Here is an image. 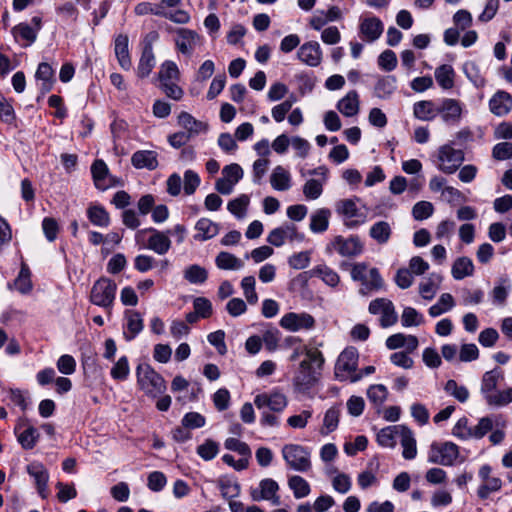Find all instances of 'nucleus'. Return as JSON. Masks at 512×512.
<instances>
[{"mask_svg": "<svg viewBox=\"0 0 512 512\" xmlns=\"http://www.w3.org/2000/svg\"><path fill=\"white\" fill-rule=\"evenodd\" d=\"M128 43L129 39L127 35L119 34L115 38V54L120 66L125 70H129L132 65L129 55Z\"/></svg>", "mask_w": 512, "mask_h": 512, "instance_id": "nucleus-34", "label": "nucleus"}, {"mask_svg": "<svg viewBox=\"0 0 512 512\" xmlns=\"http://www.w3.org/2000/svg\"><path fill=\"white\" fill-rule=\"evenodd\" d=\"M312 277L320 278L326 285L331 287H336L340 282L338 273L325 264L317 265L309 271L300 273L294 279V282L305 286L307 285L308 280Z\"/></svg>", "mask_w": 512, "mask_h": 512, "instance_id": "nucleus-10", "label": "nucleus"}, {"mask_svg": "<svg viewBox=\"0 0 512 512\" xmlns=\"http://www.w3.org/2000/svg\"><path fill=\"white\" fill-rule=\"evenodd\" d=\"M116 290L117 285L113 280L102 277L93 284L90 301L96 306L111 309L115 300Z\"/></svg>", "mask_w": 512, "mask_h": 512, "instance_id": "nucleus-5", "label": "nucleus"}, {"mask_svg": "<svg viewBox=\"0 0 512 512\" xmlns=\"http://www.w3.org/2000/svg\"><path fill=\"white\" fill-rule=\"evenodd\" d=\"M155 66V57L151 43H146L138 64L137 73L141 78L147 77Z\"/></svg>", "mask_w": 512, "mask_h": 512, "instance_id": "nucleus-38", "label": "nucleus"}, {"mask_svg": "<svg viewBox=\"0 0 512 512\" xmlns=\"http://www.w3.org/2000/svg\"><path fill=\"white\" fill-rule=\"evenodd\" d=\"M35 78L40 82L39 89L41 91V95L43 96L50 92L53 88V85L56 81L55 70L49 63L42 62L38 65Z\"/></svg>", "mask_w": 512, "mask_h": 512, "instance_id": "nucleus-22", "label": "nucleus"}, {"mask_svg": "<svg viewBox=\"0 0 512 512\" xmlns=\"http://www.w3.org/2000/svg\"><path fill=\"white\" fill-rule=\"evenodd\" d=\"M215 264L221 270H239L244 266L241 259L226 251L218 253L215 258Z\"/></svg>", "mask_w": 512, "mask_h": 512, "instance_id": "nucleus-44", "label": "nucleus"}, {"mask_svg": "<svg viewBox=\"0 0 512 512\" xmlns=\"http://www.w3.org/2000/svg\"><path fill=\"white\" fill-rule=\"evenodd\" d=\"M415 118L422 121H431L437 115V106L431 100L418 101L413 106Z\"/></svg>", "mask_w": 512, "mask_h": 512, "instance_id": "nucleus-42", "label": "nucleus"}, {"mask_svg": "<svg viewBox=\"0 0 512 512\" xmlns=\"http://www.w3.org/2000/svg\"><path fill=\"white\" fill-rule=\"evenodd\" d=\"M250 198L246 194H242L239 197L229 201L227 205L228 211L241 219L245 216L247 207L249 205Z\"/></svg>", "mask_w": 512, "mask_h": 512, "instance_id": "nucleus-55", "label": "nucleus"}, {"mask_svg": "<svg viewBox=\"0 0 512 512\" xmlns=\"http://www.w3.org/2000/svg\"><path fill=\"white\" fill-rule=\"evenodd\" d=\"M387 396L388 390L383 384L371 385L367 390L368 399L377 406L382 405Z\"/></svg>", "mask_w": 512, "mask_h": 512, "instance_id": "nucleus-62", "label": "nucleus"}, {"mask_svg": "<svg viewBox=\"0 0 512 512\" xmlns=\"http://www.w3.org/2000/svg\"><path fill=\"white\" fill-rule=\"evenodd\" d=\"M219 452V444L211 439L197 447V454L205 461H210L216 457Z\"/></svg>", "mask_w": 512, "mask_h": 512, "instance_id": "nucleus-59", "label": "nucleus"}, {"mask_svg": "<svg viewBox=\"0 0 512 512\" xmlns=\"http://www.w3.org/2000/svg\"><path fill=\"white\" fill-rule=\"evenodd\" d=\"M340 409L339 407L329 408L324 415L323 426L320 430L322 435H328L335 431L339 424Z\"/></svg>", "mask_w": 512, "mask_h": 512, "instance_id": "nucleus-52", "label": "nucleus"}, {"mask_svg": "<svg viewBox=\"0 0 512 512\" xmlns=\"http://www.w3.org/2000/svg\"><path fill=\"white\" fill-rule=\"evenodd\" d=\"M331 212L329 209H319L311 216L310 229L314 233H322L328 229L329 217Z\"/></svg>", "mask_w": 512, "mask_h": 512, "instance_id": "nucleus-50", "label": "nucleus"}, {"mask_svg": "<svg viewBox=\"0 0 512 512\" xmlns=\"http://www.w3.org/2000/svg\"><path fill=\"white\" fill-rule=\"evenodd\" d=\"M298 59L310 67H317L322 61V50L318 42L310 41L300 46Z\"/></svg>", "mask_w": 512, "mask_h": 512, "instance_id": "nucleus-19", "label": "nucleus"}, {"mask_svg": "<svg viewBox=\"0 0 512 512\" xmlns=\"http://www.w3.org/2000/svg\"><path fill=\"white\" fill-rule=\"evenodd\" d=\"M397 79L393 75L380 77L374 87V94L380 99H389L396 90Z\"/></svg>", "mask_w": 512, "mask_h": 512, "instance_id": "nucleus-36", "label": "nucleus"}, {"mask_svg": "<svg viewBox=\"0 0 512 512\" xmlns=\"http://www.w3.org/2000/svg\"><path fill=\"white\" fill-rule=\"evenodd\" d=\"M392 235V228L387 221H377L369 230V236L378 244H386Z\"/></svg>", "mask_w": 512, "mask_h": 512, "instance_id": "nucleus-43", "label": "nucleus"}, {"mask_svg": "<svg viewBox=\"0 0 512 512\" xmlns=\"http://www.w3.org/2000/svg\"><path fill=\"white\" fill-rule=\"evenodd\" d=\"M281 452L290 469L297 472H307L311 469V453L308 448L299 444H285Z\"/></svg>", "mask_w": 512, "mask_h": 512, "instance_id": "nucleus-4", "label": "nucleus"}, {"mask_svg": "<svg viewBox=\"0 0 512 512\" xmlns=\"http://www.w3.org/2000/svg\"><path fill=\"white\" fill-rule=\"evenodd\" d=\"M359 201L358 197H354L351 199H341L336 202L335 210L343 217L344 224L348 228H356L366 222V213L357 206Z\"/></svg>", "mask_w": 512, "mask_h": 512, "instance_id": "nucleus-6", "label": "nucleus"}, {"mask_svg": "<svg viewBox=\"0 0 512 512\" xmlns=\"http://www.w3.org/2000/svg\"><path fill=\"white\" fill-rule=\"evenodd\" d=\"M315 323L314 317L306 312H289L283 315L280 320V326L291 332L311 330L315 327Z\"/></svg>", "mask_w": 512, "mask_h": 512, "instance_id": "nucleus-11", "label": "nucleus"}, {"mask_svg": "<svg viewBox=\"0 0 512 512\" xmlns=\"http://www.w3.org/2000/svg\"><path fill=\"white\" fill-rule=\"evenodd\" d=\"M424 322L423 316L413 307H405L401 315L404 327L419 326Z\"/></svg>", "mask_w": 512, "mask_h": 512, "instance_id": "nucleus-58", "label": "nucleus"}, {"mask_svg": "<svg viewBox=\"0 0 512 512\" xmlns=\"http://www.w3.org/2000/svg\"><path fill=\"white\" fill-rule=\"evenodd\" d=\"M178 124L182 126L190 136L197 135L201 132H205L208 129V125L202 121L195 119L188 112H181L178 116Z\"/></svg>", "mask_w": 512, "mask_h": 512, "instance_id": "nucleus-35", "label": "nucleus"}, {"mask_svg": "<svg viewBox=\"0 0 512 512\" xmlns=\"http://www.w3.org/2000/svg\"><path fill=\"white\" fill-rule=\"evenodd\" d=\"M320 179H309L303 186V194L307 199L315 200L323 192V185Z\"/></svg>", "mask_w": 512, "mask_h": 512, "instance_id": "nucleus-64", "label": "nucleus"}, {"mask_svg": "<svg viewBox=\"0 0 512 512\" xmlns=\"http://www.w3.org/2000/svg\"><path fill=\"white\" fill-rule=\"evenodd\" d=\"M444 390L447 394L454 397L461 403L469 399V391L464 385H459L455 380L450 379L446 382Z\"/></svg>", "mask_w": 512, "mask_h": 512, "instance_id": "nucleus-54", "label": "nucleus"}, {"mask_svg": "<svg viewBox=\"0 0 512 512\" xmlns=\"http://www.w3.org/2000/svg\"><path fill=\"white\" fill-rule=\"evenodd\" d=\"M489 109L496 116L507 115L512 109V96L506 91H497L489 100Z\"/></svg>", "mask_w": 512, "mask_h": 512, "instance_id": "nucleus-21", "label": "nucleus"}, {"mask_svg": "<svg viewBox=\"0 0 512 512\" xmlns=\"http://www.w3.org/2000/svg\"><path fill=\"white\" fill-rule=\"evenodd\" d=\"M256 280L254 276H246L241 281V288L243 294L249 304H256L258 302V295L255 290Z\"/></svg>", "mask_w": 512, "mask_h": 512, "instance_id": "nucleus-61", "label": "nucleus"}, {"mask_svg": "<svg viewBox=\"0 0 512 512\" xmlns=\"http://www.w3.org/2000/svg\"><path fill=\"white\" fill-rule=\"evenodd\" d=\"M459 457V447L453 442H433L428 452L430 463L452 466Z\"/></svg>", "mask_w": 512, "mask_h": 512, "instance_id": "nucleus-8", "label": "nucleus"}, {"mask_svg": "<svg viewBox=\"0 0 512 512\" xmlns=\"http://www.w3.org/2000/svg\"><path fill=\"white\" fill-rule=\"evenodd\" d=\"M434 212V206L429 201H419L412 208V216L417 221H422L430 216Z\"/></svg>", "mask_w": 512, "mask_h": 512, "instance_id": "nucleus-63", "label": "nucleus"}, {"mask_svg": "<svg viewBox=\"0 0 512 512\" xmlns=\"http://www.w3.org/2000/svg\"><path fill=\"white\" fill-rule=\"evenodd\" d=\"M254 404L258 409L268 407L271 411L282 412L288 405V399L285 394L279 391L271 393H261L255 396Z\"/></svg>", "mask_w": 512, "mask_h": 512, "instance_id": "nucleus-15", "label": "nucleus"}, {"mask_svg": "<svg viewBox=\"0 0 512 512\" xmlns=\"http://www.w3.org/2000/svg\"><path fill=\"white\" fill-rule=\"evenodd\" d=\"M351 278L361 283L359 293L363 296L373 291H378L384 286V281L379 270L375 267L369 268L364 262L353 264Z\"/></svg>", "mask_w": 512, "mask_h": 512, "instance_id": "nucleus-1", "label": "nucleus"}, {"mask_svg": "<svg viewBox=\"0 0 512 512\" xmlns=\"http://www.w3.org/2000/svg\"><path fill=\"white\" fill-rule=\"evenodd\" d=\"M360 32L366 41L377 40L383 32V23L377 17H369L362 20Z\"/></svg>", "mask_w": 512, "mask_h": 512, "instance_id": "nucleus-28", "label": "nucleus"}, {"mask_svg": "<svg viewBox=\"0 0 512 512\" xmlns=\"http://www.w3.org/2000/svg\"><path fill=\"white\" fill-rule=\"evenodd\" d=\"M437 168L445 174L455 173L465 160V154L461 149H455L452 143L439 147L437 155Z\"/></svg>", "mask_w": 512, "mask_h": 512, "instance_id": "nucleus-7", "label": "nucleus"}, {"mask_svg": "<svg viewBox=\"0 0 512 512\" xmlns=\"http://www.w3.org/2000/svg\"><path fill=\"white\" fill-rule=\"evenodd\" d=\"M404 425H392L381 429L377 433V442L382 447L393 448L397 444Z\"/></svg>", "mask_w": 512, "mask_h": 512, "instance_id": "nucleus-32", "label": "nucleus"}, {"mask_svg": "<svg viewBox=\"0 0 512 512\" xmlns=\"http://www.w3.org/2000/svg\"><path fill=\"white\" fill-rule=\"evenodd\" d=\"M451 273L455 280H462L465 277L473 275L474 264L472 260L468 257H459L454 261Z\"/></svg>", "mask_w": 512, "mask_h": 512, "instance_id": "nucleus-41", "label": "nucleus"}, {"mask_svg": "<svg viewBox=\"0 0 512 512\" xmlns=\"http://www.w3.org/2000/svg\"><path fill=\"white\" fill-rule=\"evenodd\" d=\"M197 233L193 236L196 241L212 239L219 233V224L208 218H200L195 224Z\"/></svg>", "mask_w": 512, "mask_h": 512, "instance_id": "nucleus-30", "label": "nucleus"}, {"mask_svg": "<svg viewBox=\"0 0 512 512\" xmlns=\"http://www.w3.org/2000/svg\"><path fill=\"white\" fill-rule=\"evenodd\" d=\"M455 305V301L453 296L450 293H443L438 302L432 305L428 312L431 317H437L449 310H451Z\"/></svg>", "mask_w": 512, "mask_h": 512, "instance_id": "nucleus-53", "label": "nucleus"}, {"mask_svg": "<svg viewBox=\"0 0 512 512\" xmlns=\"http://www.w3.org/2000/svg\"><path fill=\"white\" fill-rule=\"evenodd\" d=\"M183 277L191 284L200 285L207 281L208 271L198 264H192L185 268Z\"/></svg>", "mask_w": 512, "mask_h": 512, "instance_id": "nucleus-47", "label": "nucleus"}, {"mask_svg": "<svg viewBox=\"0 0 512 512\" xmlns=\"http://www.w3.org/2000/svg\"><path fill=\"white\" fill-rule=\"evenodd\" d=\"M337 109L346 117H353L359 112V95L357 91H349L337 103Z\"/></svg>", "mask_w": 512, "mask_h": 512, "instance_id": "nucleus-33", "label": "nucleus"}, {"mask_svg": "<svg viewBox=\"0 0 512 512\" xmlns=\"http://www.w3.org/2000/svg\"><path fill=\"white\" fill-rule=\"evenodd\" d=\"M201 40V36L194 30L188 28L176 30V49L187 57H191L196 47L201 44Z\"/></svg>", "mask_w": 512, "mask_h": 512, "instance_id": "nucleus-13", "label": "nucleus"}, {"mask_svg": "<svg viewBox=\"0 0 512 512\" xmlns=\"http://www.w3.org/2000/svg\"><path fill=\"white\" fill-rule=\"evenodd\" d=\"M498 418V416L482 417L479 420L478 424L475 427H472L471 438H483L489 431L493 429L494 425H499Z\"/></svg>", "mask_w": 512, "mask_h": 512, "instance_id": "nucleus-49", "label": "nucleus"}, {"mask_svg": "<svg viewBox=\"0 0 512 512\" xmlns=\"http://www.w3.org/2000/svg\"><path fill=\"white\" fill-rule=\"evenodd\" d=\"M317 379V373L310 365V361L303 360L294 376L293 383L298 391L305 392L314 386Z\"/></svg>", "mask_w": 512, "mask_h": 512, "instance_id": "nucleus-16", "label": "nucleus"}, {"mask_svg": "<svg viewBox=\"0 0 512 512\" xmlns=\"http://www.w3.org/2000/svg\"><path fill=\"white\" fill-rule=\"evenodd\" d=\"M270 184L277 191H287L292 186L290 172L283 166H276L270 175Z\"/></svg>", "mask_w": 512, "mask_h": 512, "instance_id": "nucleus-31", "label": "nucleus"}, {"mask_svg": "<svg viewBox=\"0 0 512 512\" xmlns=\"http://www.w3.org/2000/svg\"><path fill=\"white\" fill-rule=\"evenodd\" d=\"M126 326L123 336L126 341L133 340L144 328L141 314L134 310L125 312Z\"/></svg>", "mask_w": 512, "mask_h": 512, "instance_id": "nucleus-27", "label": "nucleus"}, {"mask_svg": "<svg viewBox=\"0 0 512 512\" xmlns=\"http://www.w3.org/2000/svg\"><path fill=\"white\" fill-rule=\"evenodd\" d=\"M279 485L271 479H262L257 488L250 489V496L253 501L259 502L262 500L270 501L273 505L280 504V496L278 495Z\"/></svg>", "mask_w": 512, "mask_h": 512, "instance_id": "nucleus-12", "label": "nucleus"}, {"mask_svg": "<svg viewBox=\"0 0 512 512\" xmlns=\"http://www.w3.org/2000/svg\"><path fill=\"white\" fill-rule=\"evenodd\" d=\"M368 311L373 315H380V326L387 328L393 326L398 321L394 304L387 298H376L369 304Z\"/></svg>", "mask_w": 512, "mask_h": 512, "instance_id": "nucleus-9", "label": "nucleus"}, {"mask_svg": "<svg viewBox=\"0 0 512 512\" xmlns=\"http://www.w3.org/2000/svg\"><path fill=\"white\" fill-rule=\"evenodd\" d=\"M17 440L25 450L33 449L40 437L38 430L29 424H18L15 427Z\"/></svg>", "mask_w": 512, "mask_h": 512, "instance_id": "nucleus-23", "label": "nucleus"}, {"mask_svg": "<svg viewBox=\"0 0 512 512\" xmlns=\"http://www.w3.org/2000/svg\"><path fill=\"white\" fill-rule=\"evenodd\" d=\"M463 72L476 87H482L485 85V79L480 74L479 67L475 62H466L463 66Z\"/></svg>", "mask_w": 512, "mask_h": 512, "instance_id": "nucleus-60", "label": "nucleus"}, {"mask_svg": "<svg viewBox=\"0 0 512 512\" xmlns=\"http://www.w3.org/2000/svg\"><path fill=\"white\" fill-rule=\"evenodd\" d=\"M441 280L442 277L440 275L432 273L419 285V293L421 296L426 300L432 299L435 296L437 287Z\"/></svg>", "mask_w": 512, "mask_h": 512, "instance_id": "nucleus-51", "label": "nucleus"}, {"mask_svg": "<svg viewBox=\"0 0 512 512\" xmlns=\"http://www.w3.org/2000/svg\"><path fill=\"white\" fill-rule=\"evenodd\" d=\"M218 487L221 491V495L225 499H233L240 494V485L236 481H232L228 478H220L218 480Z\"/></svg>", "mask_w": 512, "mask_h": 512, "instance_id": "nucleus-57", "label": "nucleus"}, {"mask_svg": "<svg viewBox=\"0 0 512 512\" xmlns=\"http://www.w3.org/2000/svg\"><path fill=\"white\" fill-rule=\"evenodd\" d=\"M28 474L34 478L39 495L44 499L47 497V483L49 474L47 469L37 462H33L27 466Z\"/></svg>", "mask_w": 512, "mask_h": 512, "instance_id": "nucleus-24", "label": "nucleus"}, {"mask_svg": "<svg viewBox=\"0 0 512 512\" xmlns=\"http://www.w3.org/2000/svg\"><path fill=\"white\" fill-rule=\"evenodd\" d=\"M399 439L400 444L403 448L402 456L406 460L414 459L417 455V447L416 440L412 430L404 425Z\"/></svg>", "mask_w": 512, "mask_h": 512, "instance_id": "nucleus-37", "label": "nucleus"}, {"mask_svg": "<svg viewBox=\"0 0 512 512\" xmlns=\"http://www.w3.org/2000/svg\"><path fill=\"white\" fill-rule=\"evenodd\" d=\"M331 246L344 257L357 256L363 251V245L357 236H351L347 239L336 236L331 242Z\"/></svg>", "mask_w": 512, "mask_h": 512, "instance_id": "nucleus-18", "label": "nucleus"}, {"mask_svg": "<svg viewBox=\"0 0 512 512\" xmlns=\"http://www.w3.org/2000/svg\"><path fill=\"white\" fill-rule=\"evenodd\" d=\"M137 382L145 394L157 397L166 390L164 378L149 364L141 363L136 368Z\"/></svg>", "mask_w": 512, "mask_h": 512, "instance_id": "nucleus-2", "label": "nucleus"}, {"mask_svg": "<svg viewBox=\"0 0 512 512\" xmlns=\"http://www.w3.org/2000/svg\"><path fill=\"white\" fill-rule=\"evenodd\" d=\"M89 221L99 227H108L110 225V216L107 210L101 205H91L87 209Z\"/></svg>", "mask_w": 512, "mask_h": 512, "instance_id": "nucleus-45", "label": "nucleus"}, {"mask_svg": "<svg viewBox=\"0 0 512 512\" xmlns=\"http://www.w3.org/2000/svg\"><path fill=\"white\" fill-rule=\"evenodd\" d=\"M492 468L489 465H483L479 469V477L483 481L477 490V495L480 499H487L488 496L497 492L502 487V480L499 477L491 476Z\"/></svg>", "mask_w": 512, "mask_h": 512, "instance_id": "nucleus-17", "label": "nucleus"}, {"mask_svg": "<svg viewBox=\"0 0 512 512\" xmlns=\"http://www.w3.org/2000/svg\"><path fill=\"white\" fill-rule=\"evenodd\" d=\"M158 155L152 150H138L131 157V164L136 169L155 170L158 167Z\"/></svg>", "mask_w": 512, "mask_h": 512, "instance_id": "nucleus-26", "label": "nucleus"}, {"mask_svg": "<svg viewBox=\"0 0 512 512\" xmlns=\"http://www.w3.org/2000/svg\"><path fill=\"white\" fill-rule=\"evenodd\" d=\"M288 486L293 491V495L296 499L305 498L311 492L310 484L299 475L289 477Z\"/></svg>", "mask_w": 512, "mask_h": 512, "instance_id": "nucleus-48", "label": "nucleus"}, {"mask_svg": "<svg viewBox=\"0 0 512 512\" xmlns=\"http://www.w3.org/2000/svg\"><path fill=\"white\" fill-rule=\"evenodd\" d=\"M435 79L438 85L444 89L449 90L454 87L455 71L451 65L442 64L435 69Z\"/></svg>", "mask_w": 512, "mask_h": 512, "instance_id": "nucleus-40", "label": "nucleus"}, {"mask_svg": "<svg viewBox=\"0 0 512 512\" xmlns=\"http://www.w3.org/2000/svg\"><path fill=\"white\" fill-rule=\"evenodd\" d=\"M91 173L96 188L100 190H106L111 186L109 170L103 160L97 159L93 162L91 166Z\"/></svg>", "mask_w": 512, "mask_h": 512, "instance_id": "nucleus-29", "label": "nucleus"}, {"mask_svg": "<svg viewBox=\"0 0 512 512\" xmlns=\"http://www.w3.org/2000/svg\"><path fill=\"white\" fill-rule=\"evenodd\" d=\"M437 114H439L447 125H457L463 114V104L453 98H443L437 105Z\"/></svg>", "mask_w": 512, "mask_h": 512, "instance_id": "nucleus-14", "label": "nucleus"}, {"mask_svg": "<svg viewBox=\"0 0 512 512\" xmlns=\"http://www.w3.org/2000/svg\"><path fill=\"white\" fill-rule=\"evenodd\" d=\"M12 34L16 41L24 40L23 46H29L35 42L37 38V30L27 23H20L12 29Z\"/></svg>", "mask_w": 512, "mask_h": 512, "instance_id": "nucleus-46", "label": "nucleus"}, {"mask_svg": "<svg viewBox=\"0 0 512 512\" xmlns=\"http://www.w3.org/2000/svg\"><path fill=\"white\" fill-rule=\"evenodd\" d=\"M418 345V338L414 335L396 333L386 339V347L390 350L405 347L408 353H412L417 349Z\"/></svg>", "mask_w": 512, "mask_h": 512, "instance_id": "nucleus-25", "label": "nucleus"}, {"mask_svg": "<svg viewBox=\"0 0 512 512\" xmlns=\"http://www.w3.org/2000/svg\"><path fill=\"white\" fill-rule=\"evenodd\" d=\"M358 351L354 347L344 349L335 365V376L338 380H349L354 383L362 378L361 373H357Z\"/></svg>", "mask_w": 512, "mask_h": 512, "instance_id": "nucleus-3", "label": "nucleus"}, {"mask_svg": "<svg viewBox=\"0 0 512 512\" xmlns=\"http://www.w3.org/2000/svg\"><path fill=\"white\" fill-rule=\"evenodd\" d=\"M148 231L151 232L152 235L148 239L147 248L153 250L159 255L166 254L171 247V240L169 237L165 233L158 231L155 228L140 230L137 233V236Z\"/></svg>", "mask_w": 512, "mask_h": 512, "instance_id": "nucleus-20", "label": "nucleus"}, {"mask_svg": "<svg viewBox=\"0 0 512 512\" xmlns=\"http://www.w3.org/2000/svg\"><path fill=\"white\" fill-rule=\"evenodd\" d=\"M503 378V372L499 368H494L484 373L481 381V393L486 400V396L495 392L498 382Z\"/></svg>", "mask_w": 512, "mask_h": 512, "instance_id": "nucleus-39", "label": "nucleus"}, {"mask_svg": "<svg viewBox=\"0 0 512 512\" xmlns=\"http://www.w3.org/2000/svg\"><path fill=\"white\" fill-rule=\"evenodd\" d=\"M486 403L489 406L501 407L512 402V388L503 391H495L491 395L486 396Z\"/></svg>", "mask_w": 512, "mask_h": 512, "instance_id": "nucleus-56", "label": "nucleus"}]
</instances>
